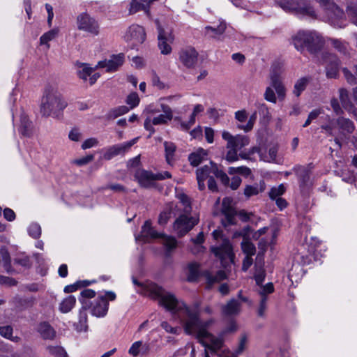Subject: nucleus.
I'll use <instances>...</instances> for the list:
<instances>
[{
    "mask_svg": "<svg viewBox=\"0 0 357 357\" xmlns=\"http://www.w3.org/2000/svg\"><path fill=\"white\" fill-rule=\"evenodd\" d=\"M278 3L285 11L316 17L315 11L308 0H280Z\"/></svg>",
    "mask_w": 357,
    "mask_h": 357,
    "instance_id": "9",
    "label": "nucleus"
},
{
    "mask_svg": "<svg viewBox=\"0 0 357 357\" xmlns=\"http://www.w3.org/2000/svg\"><path fill=\"white\" fill-rule=\"evenodd\" d=\"M222 137L227 141L226 148L228 151L225 159L229 162L237 161L238 160V151H240L250 143V139L248 136L242 135H232L225 130L222 132Z\"/></svg>",
    "mask_w": 357,
    "mask_h": 357,
    "instance_id": "6",
    "label": "nucleus"
},
{
    "mask_svg": "<svg viewBox=\"0 0 357 357\" xmlns=\"http://www.w3.org/2000/svg\"><path fill=\"white\" fill-rule=\"evenodd\" d=\"M90 282L88 280L78 281L73 284L68 285L65 287L64 291L66 293H70L76 291L79 288L86 287L90 284Z\"/></svg>",
    "mask_w": 357,
    "mask_h": 357,
    "instance_id": "48",
    "label": "nucleus"
},
{
    "mask_svg": "<svg viewBox=\"0 0 357 357\" xmlns=\"http://www.w3.org/2000/svg\"><path fill=\"white\" fill-rule=\"evenodd\" d=\"M226 28V24L225 22H220L217 28L207 26L205 27V29L206 34H209L211 38H219V37L225 33Z\"/></svg>",
    "mask_w": 357,
    "mask_h": 357,
    "instance_id": "32",
    "label": "nucleus"
},
{
    "mask_svg": "<svg viewBox=\"0 0 357 357\" xmlns=\"http://www.w3.org/2000/svg\"><path fill=\"white\" fill-rule=\"evenodd\" d=\"M124 38L130 44V48L134 49L145 40L146 33L144 29L139 25L132 24L129 27Z\"/></svg>",
    "mask_w": 357,
    "mask_h": 357,
    "instance_id": "11",
    "label": "nucleus"
},
{
    "mask_svg": "<svg viewBox=\"0 0 357 357\" xmlns=\"http://www.w3.org/2000/svg\"><path fill=\"white\" fill-rule=\"evenodd\" d=\"M206 158L207 151L204 149L199 148L189 155L188 160L191 165L197 167L206 160Z\"/></svg>",
    "mask_w": 357,
    "mask_h": 357,
    "instance_id": "28",
    "label": "nucleus"
},
{
    "mask_svg": "<svg viewBox=\"0 0 357 357\" xmlns=\"http://www.w3.org/2000/svg\"><path fill=\"white\" fill-rule=\"evenodd\" d=\"M125 55L123 53L113 54L109 59L100 61L96 66V68H106L107 72H114L117 70L124 63Z\"/></svg>",
    "mask_w": 357,
    "mask_h": 357,
    "instance_id": "17",
    "label": "nucleus"
},
{
    "mask_svg": "<svg viewBox=\"0 0 357 357\" xmlns=\"http://www.w3.org/2000/svg\"><path fill=\"white\" fill-rule=\"evenodd\" d=\"M328 41L332 46L340 54L347 55L349 53V46L345 42L335 38H329Z\"/></svg>",
    "mask_w": 357,
    "mask_h": 357,
    "instance_id": "36",
    "label": "nucleus"
},
{
    "mask_svg": "<svg viewBox=\"0 0 357 357\" xmlns=\"http://www.w3.org/2000/svg\"><path fill=\"white\" fill-rule=\"evenodd\" d=\"M143 241H146L149 238H162L163 245L166 248L167 253H170L173 250L177 247L176 239L171 236H167L164 234L158 233L153 227L151 226V222L150 220L145 221L144 225L142 227L140 237Z\"/></svg>",
    "mask_w": 357,
    "mask_h": 357,
    "instance_id": "8",
    "label": "nucleus"
},
{
    "mask_svg": "<svg viewBox=\"0 0 357 357\" xmlns=\"http://www.w3.org/2000/svg\"><path fill=\"white\" fill-rule=\"evenodd\" d=\"M326 64V75L329 78H335L339 72L340 61L336 55L325 53L323 56Z\"/></svg>",
    "mask_w": 357,
    "mask_h": 357,
    "instance_id": "21",
    "label": "nucleus"
},
{
    "mask_svg": "<svg viewBox=\"0 0 357 357\" xmlns=\"http://www.w3.org/2000/svg\"><path fill=\"white\" fill-rule=\"evenodd\" d=\"M178 198L180 201L181 205H176L175 207L177 208L178 211H181L182 212L191 213L192 206L190 198L185 194L178 195Z\"/></svg>",
    "mask_w": 357,
    "mask_h": 357,
    "instance_id": "33",
    "label": "nucleus"
},
{
    "mask_svg": "<svg viewBox=\"0 0 357 357\" xmlns=\"http://www.w3.org/2000/svg\"><path fill=\"white\" fill-rule=\"evenodd\" d=\"M216 168V165L213 162H210L209 165H206L196 171L197 180L198 183V188L200 190L205 189L204 181L206 178L215 176L214 169Z\"/></svg>",
    "mask_w": 357,
    "mask_h": 357,
    "instance_id": "20",
    "label": "nucleus"
},
{
    "mask_svg": "<svg viewBox=\"0 0 357 357\" xmlns=\"http://www.w3.org/2000/svg\"><path fill=\"white\" fill-rule=\"evenodd\" d=\"M260 287V289L259 290L260 297H262V296H267V294H271L274 291V287L272 282H268L264 286L261 284Z\"/></svg>",
    "mask_w": 357,
    "mask_h": 357,
    "instance_id": "57",
    "label": "nucleus"
},
{
    "mask_svg": "<svg viewBox=\"0 0 357 357\" xmlns=\"http://www.w3.org/2000/svg\"><path fill=\"white\" fill-rule=\"evenodd\" d=\"M294 47L302 52L306 48L310 52L315 53L323 46L321 38L315 32L301 31L293 38Z\"/></svg>",
    "mask_w": 357,
    "mask_h": 357,
    "instance_id": "5",
    "label": "nucleus"
},
{
    "mask_svg": "<svg viewBox=\"0 0 357 357\" xmlns=\"http://www.w3.org/2000/svg\"><path fill=\"white\" fill-rule=\"evenodd\" d=\"M37 331L44 340H54L56 336V331L47 322H42L37 327Z\"/></svg>",
    "mask_w": 357,
    "mask_h": 357,
    "instance_id": "26",
    "label": "nucleus"
},
{
    "mask_svg": "<svg viewBox=\"0 0 357 357\" xmlns=\"http://www.w3.org/2000/svg\"><path fill=\"white\" fill-rule=\"evenodd\" d=\"M285 192V187L283 184H280L278 187H273L269 192V197L272 199H275Z\"/></svg>",
    "mask_w": 357,
    "mask_h": 357,
    "instance_id": "49",
    "label": "nucleus"
},
{
    "mask_svg": "<svg viewBox=\"0 0 357 357\" xmlns=\"http://www.w3.org/2000/svg\"><path fill=\"white\" fill-rule=\"evenodd\" d=\"M134 177L138 182L139 185L144 188L153 187L155 185V182L157 181L156 174L144 169H137Z\"/></svg>",
    "mask_w": 357,
    "mask_h": 357,
    "instance_id": "18",
    "label": "nucleus"
},
{
    "mask_svg": "<svg viewBox=\"0 0 357 357\" xmlns=\"http://www.w3.org/2000/svg\"><path fill=\"white\" fill-rule=\"evenodd\" d=\"M66 105L59 91L52 86H48L42 99L40 113L43 116H49L63 110Z\"/></svg>",
    "mask_w": 357,
    "mask_h": 357,
    "instance_id": "4",
    "label": "nucleus"
},
{
    "mask_svg": "<svg viewBox=\"0 0 357 357\" xmlns=\"http://www.w3.org/2000/svg\"><path fill=\"white\" fill-rule=\"evenodd\" d=\"M132 282L135 285H137V286L142 288L144 291H141L140 293L148 294L149 296H151L153 298L158 299L159 304L164 307L163 303H162V302H161L162 296L152 292V291H151L152 286H156V287L162 289L165 293H168L162 287L158 286V284H156L155 283H151L149 284L144 285L142 282H139L135 278H132Z\"/></svg>",
    "mask_w": 357,
    "mask_h": 357,
    "instance_id": "25",
    "label": "nucleus"
},
{
    "mask_svg": "<svg viewBox=\"0 0 357 357\" xmlns=\"http://www.w3.org/2000/svg\"><path fill=\"white\" fill-rule=\"evenodd\" d=\"M339 93L341 103L342 106L346 108L351 103L349 98V93L345 89H340Z\"/></svg>",
    "mask_w": 357,
    "mask_h": 357,
    "instance_id": "54",
    "label": "nucleus"
},
{
    "mask_svg": "<svg viewBox=\"0 0 357 357\" xmlns=\"http://www.w3.org/2000/svg\"><path fill=\"white\" fill-rule=\"evenodd\" d=\"M214 254L222 261L230 260L234 259L232 246L229 241H224L221 245L213 249Z\"/></svg>",
    "mask_w": 357,
    "mask_h": 357,
    "instance_id": "22",
    "label": "nucleus"
},
{
    "mask_svg": "<svg viewBox=\"0 0 357 357\" xmlns=\"http://www.w3.org/2000/svg\"><path fill=\"white\" fill-rule=\"evenodd\" d=\"M77 28L79 30L87 32L93 36L99 33L100 26L98 22L87 13H82L77 18Z\"/></svg>",
    "mask_w": 357,
    "mask_h": 357,
    "instance_id": "12",
    "label": "nucleus"
},
{
    "mask_svg": "<svg viewBox=\"0 0 357 357\" xmlns=\"http://www.w3.org/2000/svg\"><path fill=\"white\" fill-rule=\"evenodd\" d=\"M248 342V337L246 334H242L239 339V342L236 349L234 351L233 354V356L238 357V355L243 353V351L245 349L247 344Z\"/></svg>",
    "mask_w": 357,
    "mask_h": 357,
    "instance_id": "43",
    "label": "nucleus"
},
{
    "mask_svg": "<svg viewBox=\"0 0 357 357\" xmlns=\"http://www.w3.org/2000/svg\"><path fill=\"white\" fill-rule=\"evenodd\" d=\"M266 277L265 271L263 268V266L260 265L259 266H257L256 265V271L255 273V280L256 282V284L259 286H261L264 281Z\"/></svg>",
    "mask_w": 357,
    "mask_h": 357,
    "instance_id": "47",
    "label": "nucleus"
},
{
    "mask_svg": "<svg viewBox=\"0 0 357 357\" xmlns=\"http://www.w3.org/2000/svg\"><path fill=\"white\" fill-rule=\"evenodd\" d=\"M240 310L241 303L235 299H231L222 307V313L226 316L236 315L240 312Z\"/></svg>",
    "mask_w": 357,
    "mask_h": 357,
    "instance_id": "29",
    "label": "nucleus"
},
{
    "mask_svg": "<svg viewBox=\"0 0 357 357\" xmlns=\"http://www.w3.org/2000/svg\"><path fill=\"white\" fill-rule=\"evenodd\" d=\"M13 331V327L11 326H0V335L7 339L11 337Z\"/></svg>",
    "mask_w": 357,
    "mask_h": 357,
    "instance_id": "61",
    "label": "nucleus"
},
{
    "mask_svg": "<svg viewBox=\"0 0 357 357\" xmlns=\"http://www.w3.org/2000/svg\"><path fill=\"white\" fill-rule=\"evenodd\" d=\"M257 108L259 114L263 116L264 119H266L267 121L271 119V115L269 112V109L266 104H259Z\"/></svg>",
    "mask_w": 357,
    "mask_h": 357,
    "instance_id": "55",
    "label": "nucleus"
},
{
    "mask_svg": "<svg viewBox=\"0 0 357 357\" xmlns=\"http://www.w3.org/2000/svg\"><path fill=\"white\" fill-rule=\"evenodd\" d=\"M46 350L54 357H68L66 350L61 346H47Z\"/></svg>",
    "mask_w": 357,
    "mask_h": 357,
    "instance_id": "39",
    "label": "nucleus"
},
{
    "mask_svg": "<svg viewBox=\"0 0 357 357\" xmlns=\"http://www.w3.org/2000/svg\"><path fill=\"white\" fill-rule=\"evenodd\" d=\"M241 248L243 252L248 256H252L255 254L256 248L255 245L245 238L241 243Z\"/></svg>",
    "mask_w": 357,
    "mask_h": 357,
    "instance_id": "44",
    "label": "nucleus"
},
{
    "mask_svg": "<svg viewBox=\"0 0 357 357\" xmlns=\"http://www.w3.org/2000/svg\"><path fill=\"white\" fill-rule=\"evenodd\" d=\"M199 222V218L192 216L191 213L181 212L173 224L174 231L178 237L188 233Z\"/></svg>",
    "mask_w": 357,
    "mask_h": 357,
    "instance_id": "10",
    "label": "nucleus"
},
{
    "mask_svg": "<svg viewBox=\"0 0 357 357\" xmlns=\"http://www.w3.org/2000/svg\"><path fill=\"white\" fill-rule=\"evenodd\" d=\"M268 296H262L260 297L259 305L257 310V314L259 317H263L265 315V312L267 308Z\"/></svg>",
    "mask_w": 357,
    "mask_h": 357,
    "instance_id": "52",
    "label": "nucleus"
},
{
    "mask_svg": "<svg viewBox=\"0 0 357 357\" xmlns=\"http://www.w3.org/2000/svg\"><path fill=\"white\" fill-rule=\"evenodd\" d=\"M142 346V341H137L135 342L130 347V348L128 350L129 354L132 355V356H137L139 354V349Z\"/></svg>",
    "mask_w": 357,
    "mask_h": 357,
    "instance_id": "59",
    "label": "nucleus"
},
{
    "mask_svg": "<svg viewBox=\"0 0 357 357\" xmlns=\"http://www.w3.org/2000/svg\"><path fill=\"white\" fill-rule=\"evenodd\" d=\"M347 13L351 22L357 26V3H351L348 6Z\"/></svg>",
    "mask_w": 357,
    "mask_h": 357,
    "instance_id": "46",
    "label": "nucleus"
},
{
    "mask_svg": "<svg viewBox=\"0 0 357 357\" xmlns=\"http://www.w3.org/2000/svg\"><path fill=\"white\" fill-rule=\"evenodd\" d=\"M331 105L337 115H340L343 113V110L340 106L339 102L336 98H333L331 101Z\"/></svg>",
    "mask_w": 357,
    "mask_h": 357,
    "instance_id": "63",
    "label": "nucleus"
},
{
    "mask_svg": "<svg viewBox=\"0 0 357 357\" xmlns=\"http://www.w3.org/2000/svg\"><path fill=\"white\" fill-rule=\"evenodd\" d=\"M29 234L34 238H39L41 234L40 225L36 223L31 224L29 227Z\"/></svg>",
    "mask_w": 357,
    "mask_h": 357,
    "instance_id": "56",
    "label": "nucleus"
},
{
    "mask_svg": "<svg viewBox=\"0 0 357 357\" xmlns=\"http://www.w3.org/2000/svg\"><path fill=\"white\" fill-rule=\"evenodd\" d=\"M139 102V98L136 92L131 93L129 94L126 99V103L130 105V108L132 109L138 105Z\"/></svg>",
    "mask_w": 357,
    "mask_h": 357,
    "instance_id": "53",
    "label": "nucleus"
},
{
    "mask_svg": "<svg viewBox=\"0 0 357 357\" xmlns=\"http://www.w3.org/2000/svg\"><path fill=\"white\" fill-rule=\"evenodd\" d=\"M157 24L158 36V47L160 50L161 54H169L172 52V47L171 44L174 41V36L171 32L166 31L164 29L160 26L158 20L155 21Z\"/></svg>",
    "mask_w": 357,
    "mask_h": 357,
    "instance_id": "13",
    "label": "nucleus"
},
{
    "mask_svg": "<svg viewBox=\"0 0 357 357\" xmlns=\"http://www.w3.org/2000/svg\"><path fill=\"white\" fill-rule=\"evenodd\" d=\"M266 185L264 181H261L259 183H255V185H248L244 189V195L247 197H250L253 195H257L259 192H263L265 190Z\"/></svg>",
    "mask_w": 357,
    "mask_h": 357,
    "instance_id": "31",
    "label": "nucleus"
},
{
    "mask_svg": "<svg viewBox=\"0 0 357 357\" xmlns=\"http://www.w3.org/2000/svg\"><path fill=\"white\" fill-rule=\"evenodd\" d=\"M310 81L308 77H303L298 79L294 84L293 93L298 97L301 93L306 89L307 84Z\"/></svg>",
    "mask_w": 357,
    "mask_h": 357,
    "instance_id": "34",
    "label": "nucleus"
},
{
    "mask_svg": "<svg viewBox=\"0 0 357 357\" xmlns=\"http://www.w3.org/2000/svg\"><path fill=\"white\" fill-rule=\"evenodd\" d=\"M188 281H196L199 276V265L196 263H191L188 266Z\"/></svg>",
    "mask_w": 357,
    "mask_h": 357,
    "instance_id": "42",
    "label": "nucleus"
},
{
    "mask_svg": "<svg viewBox=\"0 0 357 357\" xmlns=\"http://www.w3.org/2000/svg\"><path fill=\"white\" fill-rule=\"evenodd\" d=\"M15 263L25 268H29L31 266L30 259L27 256H22L15 258Z\"/></svg>",
    "mask_w": 357,
    "mask_h": 357,
    "instance_id": "58",
    "label": "nucleus"
},
{
    "mask_svg": "<svg viewBox=\"0 0 357 357\" xmlns=\"http://www.w3.org/2000/svg\"><path fill=\"white\" fill-rule=\"evenodd\" d=\"M161 111L162 114L154 117L152 119V123L153 125H163L167 123L168 121H171L173 118V113L171 107L165 104L160 105ZM160 110L153 111V113L159 112Z\"/></svg>",
    "mask_w": 357,
    "mask_h": 357,
    "instance_id": "23",
    "label": "nucleus"
},
{
    "mask_svg": "<svg viewBox=\"0 0 357 357\" xmlns=\"http://www.w3.org/2000/svg\"><path fill=\"white\" fill-rule=\"evenodd\" d=\"M257 119V113L254 112L250 116L246 125H238L237 127L238 129L243 130L245 132L250 131L254 126L255 121Z\"/></svg>",
    "mask_w": 357,
    "mask_h": 357,
    "instance_id": "50",
    "label": "nucleus"
},
{
    "mask_svg": "<svg viewBox=\"0 0 357 357\" xmlns=\"http://www.w3.org/2000/svg\"><path fill=\"white\" fill-rule=\"evenodd\" d=\"M232 199L229 197H225L222 202L221 212L224 215L222 219V225L225 227L236 224V211L231 206Z\"/></svg>",
    "mask_w": 357,
    "mask_h": 357,
    "instance_id": "15",
    "label": "nucleus"
},
{
    "mask_svg": "<svg viewBox=\"0 0 357 357\" xmlns=\"http://www.w3.org/2000/svg\"><path fill=\"white\" fill-rule=\"evenodd\" d=\"M283 70L279 64L273 65L270 71L271 86L266 87L264 97L270 102L276 103L277 98L282 101L286 96V89L282 82Z\"/></svg>",
    "mask_w": 357,
    "mask_h": 357,
    "instance_id": "3",
    "label": "nucleus"
},
{
    "mask_svg": "<svg viewBox=\"0 0 357 357\" xmlns=\"http://www.w3.org/2000/svg\"><path fill=\"white\" fill-rule=\"evenodd\" d=\"M79 67L82 68V69L77 71L78 77L84 81H86L92 72L96 69V67L94 68H91L86 63H80Z\"/></svg>",
    "mask_w": 357,
    "mask_h": 357,
    "instance_id": "41",
    "label": "nucleus"
},
{
    "mask_svg": "<svg viewBox=\"0 0 357 357\" xmlns=\"http://www.w3.org/2000/svg\"><path fill=\"white\" fill-rule=\"evenodd\" d=\"M203 275L206 281L207 288H211L214 283L219 282L227 277L224 271H218L215 275L208 271H205Z\"/></svg>",
    "mask_w": 357,
    "mask_h": 357,
    "instance_id": "30",
    "label": "nucleus"
},
{
    "mask_svg": "<svg viewBox=\"0 0 357 357\" xmlns=\"http://www.w3.org/2000/svg\"><path fill=\"white\" fill-rule=\"evenodd\" d=\"M174 205L170 204L166 206V208L160 213L158 218V224L160 225H165L167 223L168 220L171 217V213L173 210Z\"/></svg>",
    "mask_w": 357,
    "mask_h": 357,
    "instance_id": "38",
    "label": "nucleus"
},
{
    "mask_svg": "<svg viewBox=\"0 0 357 357\" xmlns=\"http://www.w3.org/2000/svg\"><path fill=\"white\" fill-rule=\"evenodd\" d=\"M215 172V176L220 179L222 183L227 186L229 184V178L228 176L222 170L218 169V167L216 166V168L214 169Z\"/></svg>",
    "mask_w": 357,
    "mask_h": 357,
    "instance_id": "51",
    "label": "nucleus"
},
{
    "mask_svg": "<svg viewBox=\"0 0 357 357\" xmlns=\"http://www.w3.org/2000/svg\"><path fill=\"white\" fill-rule=\"evenodd\" d=\"M137 140V138H135L130 142L108 147L103 154V158L106 160H109L118 155L124 154L136 143Z\"/></svg>",
    "mask_w": 357,
    "mask_h": 357,
    "instance_id": "19",
    "label": "nucleus"
},
{
    "mask_svg": "<svg viewBox=\"0 0 357 357\" xmlns=\"http://www.w3.org/2000/svg\"><path fill=\"white\" fill-rule=\"evenodd\" d=\"M151 291L162 296L161 302L163 303L164 307L180 319L186 333L193 335L196 338L202 339L204 335V332H208L207 328L215 322L213 318L204 321H202L197 312L190 309L172 293H165L156 286H152Z\"/></svg>",
    "mask_w": 357,
    "mask_h": 357,
    "instance_id": "1",
    "label": "nucleus"
},
{
    "mask_svg": "<svg viewBox=\"0 0 357 357\" xmlns=\"http://www.w3.org/2000/svg\"><path fill=\"white\" fill-rule=\"evenodd\" d=\"M93 155H88L82 158L75 160L73 162L77 165L78 166H83L91 162L93 160Z\"/></svg>",
    "mask_w": 357,
    "mask_h": 357,
    "instance_id": "60",
    "label": "nucleus"
},
{
    "mask_svg": "<svg viewBox=\"0 0 357 357\" xmlns=\"http://www.w3.org/2000/svg\"><path fill=\"white\" fill-rule=\"evenodd\" d=\"M140 1L141 2H138L137 0H132L129 10L130 14H134L139 10H144L147 14L149 13V4L150 3H145L142 0Z\"/></svg>",
    "mask_w": 357,
    "mask_h": 357,
    "instance_id": "37",
    "label": "nucleus"
},
{
    "mask_svg": "<svg viewBox=\"0 0 357 357\" xmlns=\"http://www.w3.org/2000/svg\"><path fill=\"white\" fill-rule=\"evenodd\" d=\"M165 150L166 160L168 164H171L174 160V152L176 151V146L172 142H165L164 143Z\"/></svg>",
    "mask_w": 357,
    "mask_h": 357,
    "instance_id": "40",
    "label": "nucleus"
},
{
    "mask_svg": "<svg viewBox=\"0 0 357 357\" xmlns=\"http://www.w3.org/2000/svg\"><path fill=\"white\" fill-rule=\"evenodd\" d=\"M294 171L298 178L299 185L301 188L307 187L310 184V172L305 167H297Z\"/></svg>",
    "mask_w": 357,
    "mask_h": 357,
    "instance_id": "27",
    "label": "nucleus"
},
{
    "mask_svg": "<svg viewBox=\"0 0 357 357\" xmlns=\"http://www.w3.org/2000/svg\"><path fill=\"white\" fill-rule=\"evenodd\" d=\"M76 303V298L74 296H68L64 298L60 303L59 310L63 313H67L70 312Z\"/></svg>",
    "mask_w": 357,
    "mask_h": 357,
    "instance_id": "35",
    "label": "nucleus"
},
{
    "mask_svg": "<svg viewBox=\"0 0 357 357\" xmlns=\"http://www.w3.org/2000/svg\"><path fill=\"white\" fill-rule=\"evenodd\" d=\"M69 139L74 142H78L81 139L82 134L77 128H73L68 135Z\"/></svg>",
    "mask_w": 357,
    "mask_h": 357,
    "instance_id": "64",
    "label": "nucleus"
},
{
    "mask_svg": "<svg viewBox=\"0 0 357 357\" xmlns=\"http://www.w3.org/2000/svg\"><path fill=\"white\" fill-rule=\"evenodd\" d=\"M109 303L103 296H99L92 304L91 313L97 317H105L108 311Z\"/></svg>",
    "mask_w": 357,
    "mask_h": 357,
    "instance_id": "24",
    "label": "nucleus"
},
{
    "mask_svg": "<svg viewBox=\"0 0 357 357\" xmlns=\"http://www.w3.org/2000/svg\"><path fill=\"white\" fill-rule=\"evenodd\" d=\"M203 337L197 338L199 343H201L205 348L210 349L212 352L215 353L220 349L223 346L222 337H215L209 332H204Z\"/></svg>",
    "mask_w": 357,
    "mask_h": 357,
    "instance_id": "16",
    "label": "nucleus"
},
{
    "mask_svg": "<svg viewBox=\"0 0 357 357\" xmlns=\"http://www.w3.org/2000/svg\"><path fill=\"white\" fill-rule=\"evenodd\" d=\"M326 13L328 22L335 27L342 28L346 25L344 11L331 0H316Z\"/></svg>",
    "mask_w": 357,
    "mask_h": 357,
    "instance_id": "7",
    "label": "nucleus"
},
{
    "mask_svg": "<svg viewBox=\"0 0 357 357\" xmlns=\"http://www.w3.org/2000/svg\"><path fill=\"white\" fill-rule=\"evenodd\" d=\"M199 54L192 47H188L181 50L178 53L179 61L187 68H195L198 61Z\"/></svg>",
    "mask_w": 357,
    "mask_h": 357,
    "instance_id": "14",
    "label": "nucleus"
},
{
    "mask_svg": "<svg viewBox=\"0 0 357 357\" xmlns=\"http://www.w3.org/2000/svg\"><path fill=\"white\" fill-rule=\"evenodd\" d=\"M58 31L56 29H52L45 33L40 38V43L41 45H47L49 48L50 45L48 43L52 40L57 35Z\"/></svg>",
    "mask_w": 357,
    "mask_h": 357,
    "instance_id": "45",
    "label": "nucleus"
},
{
    "mask_svg": "<svg viewBox=\"0 0 357 357\" xmlns=\"http://www.w3.org/2000/svg\"><path fill=\"white\" fill-rule=\"evenodd\" d=\"M98 141L96 138H89L86 139L82 144V149L85 150L95 146L98 144Z\"/></svg>",
    "mask_w": 357,
    "mask_h": 357,
    "instance_id": "62",
    "label": "nucleus"
},
{
    "mask_svg": "<svg viewBox=\"0 0 357 357\" xmlns=\"http://www.w3.org/2000/svg\"><path fill=\"white\" fill-rule=\"evenodd\" d=\"M321 128L327 134L334 137V142L340 148L342 147V141L348 139L356 129L355 124L351 119L342 116L331 120L328 124L322 125Z\"/></svg>",
    "mask_w": 357,
    "mask_h": 357,
    "instance_id": "2",
    "label": "nucleus"
}]
</instances>
